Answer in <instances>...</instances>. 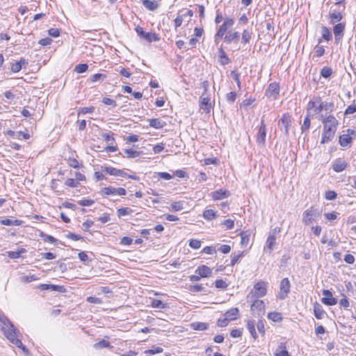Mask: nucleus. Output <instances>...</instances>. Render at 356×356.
<instances>
[{
  "mask_svg": "<svg viewBox=\"0 0 356 356\" xmlns=\"http://www.w3.org/2000/svg\"><path fill=\"white\" fill-rule=\"evenodd\" d=\"M335 110L334 103L332 102H323L322 98L317 95L313 96L307 104V111L314 115L321 116L323 111L327 113H332Z\"/></svg>",
  "mask_w": 356,
  "mask_h": 356,
  "instance_id": "1",
  "label": "nucleus"
},
{
  "mask_svg": "<svg viewBox=\"0 0 356 356\" xmlns=\"http://www.w3.org/2000/svg\"><path fill=\"white\" fill-rule=\"evenodd\" d=\"M323 124V130L336 132L339 122L333 115H321L320 119Z\"/></svg>",
  "mask_w": 356,
  "mask_h": 356,
  "instance_id": "2",
  "label": "nucleus"
},
{
  "mask_svg": "<svg viewBox=\"0 0 356 356\" xmlns=\"http://www.w3.org/2000/svg\"><path fill=\"white\" fill-rule=\"evenodd\" d=\"M267 293V284L265 282H257L254 285L253 289L248 296V299L252 300L264 297Z\"/></svg>",
  "mask_w": 356,
  "mask_h": 356,
  "instance_id": "3",
  "label": "nucleus"
},
{
  "mask_svg": "<svg viewBox=\"0 0 356 356\" xmlns=\"http://www.w3.org/2000/svg\"><path fill=\"white\" fill-rule=\"evenodd\" d=\"M135 31L138 35L148 42H157L160 40V37L158 34L152 32H145L143 29L139 26L135 28Z\"/></svg>",
  "mask_w": 356,
  "mask_h": 356,
  "instance_id": "4",
  "label": "nucleus"
},
{
  "mask_svg": "<svg viewBox=\"0 0 356 356\" xmlns=\"http://www.w3.org/2000/svg\"><path fill=\"white\" fill-rule=\"evenodd\" d=\"M320 212L313 207L307 209L303 213L302 221L305 225H308L320 217Z\"/></svg>",
  "mask_w": 356,
  "mask_h": 356,
  "instance_id": "5",
  "label": "nucleus"
},
{
  "mask_svg": "<svg viewBox=\"0 0 356 356\" xmlns=\"http://www.w3.org/2000/svg\"><path fill=\"white\" fill-rule=\"evenodd\" d=\"M291 284L290 281L287 277L282 279L280 282V292L278 293L277 298L280 300H284L288 296L289 293L290 292Z\"/></svg>",
  "mask_w": 356,
  "mask_h": 356,
  "instance_id": "6",
  "label": "nucleus"
},
{
  "mask_svg": "<svg viewBox=\"0 0 356 356\" xmlns=\"http://www.w3.org/2000/svg\"><path fill=\"white\" fill-rule=\"evenodd\" d=\"M291 125V116L289 113H284L278 121L280 129L284 130L285 135H288Z\"/></svg>",
  "mask_w": 356,
  "mask_h": 356,
  "instance_id": "7",
  "label": "nucleus"
},
{
  "mask_svg": "<svg viewBox=\"0 0 356 356\" xmlns=\"http://www.w3.org/2000/svg\"><path fill=\"white\" fill-rule=\"evenodd\" d=\"M0 321L3 325L2 330H3L4 334L7 339H8L7 334L13 333L14 334H16V330H15L14 325L12 324V323L9 321V319L7 317L4 316L3 315H1V313H0Z\"/></svg>",
  "mask_w": 356,
  "mask_h": 356,
  "instance_id": "8",
  "label": "nucleus"
},
{
  "mask_svg": "<svg viewBox=\"0 0 356 356\" xmlns=\"http://www.w3.org/2000/svg\"><path fill=\"white\" fill-rule=\"evenodd\" d=\"M347 134H344L339 137V144L342 147L348 146L353 140L352 135H356V131L350 129L346 130Z\"/></svg>",
  "mask_w": 356,
  "mask_h": 356,
  "instance_id": "9",
  "label": "nucleus"
},
{
  "mask_svg": "<svg viewBox=\"0 0 356 356\" xmlns=\"http://www.w3.org/2000/svg\"><path fill=\"white\" fill-rule=\"evenodd\" d=\"M266 127L264 121L261 120L259 131L257 135V143L259 145L264 147L266 144Z\"/></svg>",
  "mask_w": 356,
  "mask_h": 356,
  "instance_id": "10",
  "label": "nucleus"
},
{
  "mask_svg": "<svg viewBox=\"0 0 356 356\" xmlns=\"http://www.w3.org/2000/svg\"><path fill=\"white\" fill-rule=\"evenodd\" d=\"M252 302L251 305V311L254 313H257L258 316L264 314L265 305L263 300H259L258 298H254L250 300Z\"/></svg>",
  "mask_w": 356,
  "mask_h": 356,
  "instance_id": "11",
  "label": "nucleus"
},
{
  "mask_svg": "<svg viewBox=\"0 0 356 356\" xmlns=\"http://www.w3.org/2000/svg\"><path fill=\"white\" fill-rule=\"evenodd\" d=\"M322 293L324 297L322 298L321 302L323 304L329 306H333L337 305V298L333 297L332 293L330 291L327 289H323Z\"/></svg>",
  "mask_w": 356,
  "mask_h": 356,
  "instance_id": "12",
  "label": "nucleus"
},
{
  "mask_svg": "<svg viewBox=\"0 0 356 356\" xmlns=\"http://www.w3.org/2000/svg\"><path fill=\"white\" fill-rule=\"evenodd\" d=\"M280 84L277 82H273L269 84L268 88L266 90V95L273 99H276L280 93Z\"/></svg>",
  "mask_w": 356,
  "mask_h": 356,
  "instance_id": "13",
  "label": "nucleus"
},
{
  "mask_svg": "<svg viewBox=\"0 0 356 356\" xmlns=\"http://www.w3.org/2000/svg\"><path fill=\"white\" fill-rule=\"evenodd\" d=\"M8 339L17 347L22 348L23 352L26 354H29V350L23 345L21 340L17 339V334H14L13 333L7 334Z\"/></svg>",
  "mask_w": 356,
  "mask_h": 356,
  "instance_id": "14",
  "label": "nucleus"
},
{
  "mask_svg": "<svg viewBox=\"0 0 356 356\" xmlns=\"http://www.w3.org/2000/svg\"><path fill=\"white\" fill-rule=\"evenodd\" d=\"M102 170L107 174L113 176L126 177L127 173L123 170H119L111 166H102Z\"/></svg>",
  "mask_w": 356,
  "mask_h": 356,
  "instance_id": "15",
  "label": "nucleus"
},
{
  "mask_svg": "<svg viewBox=\"0 0 356 356\" xmlns=\"http://www.w3.org/2000/svg\"><path fill=\"white\" fill-rule=\"evenodd\" d=\"M347 165L348 163L344 159L341 158H338L333 161L332 169L334 170V171L337 172H340L344 170L346 168Z\"/></svg>",
  "mask_w": 356,
  "mask_h": 356,
  "instance_id": "16",
  "label": "nucleus"
},
{
  "mask_svg": "<svg viewBox=\"0 0 356 356\" xmlns=\"http://www.w3.org/2000/svg\"><path fill=\"white\" fill-rule=\"evenodd\" d=\"M195 273L202 277H209L212 274V270L206 265H201L196 268Z\"/></svg>",
  "mask_w": 356,
  "mask_h": 356,
  "instance_id": "17",
  "label": "nucleus"
},
{
  "mask_svg": "<svg viewBox=\"0 0 356 356\" xmlns=\"http://www.w3.org/2000/svg\"><path fill=\"white\" fill-rule=\"evenodd\" d=\"M229 191L226 190L219 189L217 191H215L213 192H211L210 194V196L214 200H222L224 198H226L229 196Z\"/></svg>",
  "mask_w": 356,
  "mask_h": 356,
  "instance_id": "18",
  "label": "nucleus"
},
{
  "mask_svg": "<svg viewBox=\"0 0 356 356\" xmlns=\"http://www.w3.org/2000/svg\"><path fill=\"white\" fill-rule=\"evenodd\" d=\"M200 108L207 113H210L211 108L209 98L208 97H204V94L200 97Z\"/></svg>",
  "mask_w": 356,
  "mask_h": 356,
  "instance_id": "19",
  "label": "nucleus"
},
{
  "mask_svg": "<svg viewBox=\"0 0 356 356\" xmlns=\"http://www.w3.org/2000/svg\"><path fill=\"white\" fill-rule=\"evenodd\" d=\"M275 245H276V236H274L273 235H268V236L266 239L264 251L268 252V253L270 254L271 252L273 251V250L274 249Z\"/></svg>",
  "mask_w": 356,
  "mask_h": 356,
  "instance_id": "20",
  "label": "nucleus"
},
{
  "mask_svg": "<svg viewBox=\"0 0 356 356\" xmlns=\"http://www.w3.org/2000/svg\"><path fill=\"white\" fill-rule=\"evenodd\" d=\"M335 134H336V132H332L330 131H325V130L323 129L321 143L325 144V143H328L329 142L332 141V139L334 138Z\"/></svg>",
  "mask_w": 356,
  "mask_h": 356,
  "instance_id": "21",
  "label": "nucleus"
},
{
  "mask_svg": "<svg viewBox=\"0 0 356 356\" xmlns=\"http://www.w3.org/2000/svg\"><path fill=\"white\" fill-rule=\"evenodd\" d=\"M314 316L317 319H323L325 315V312L322 306L317 302L314 304Z\"/></svg>",
  "mask_w": 356,
  "mask_h": 356,
  "instance_id": "22",
  "label": "nucleus"
},
{
  "mask_svg": "<svg viewBox=\"0 0 356 356\" xmlns=\"http://www.w3.org/2000/svg\"><path fill=\"white\" fill-rule=\"evenodd\" d=\"M239 39V33L238 31H229L225 36L224 40L225 42L229 44L232 42H237Z\"/></svg>",
  "mask_w": 356,
  "mask_h": 356,
  "instance_id": "23",
  "label": "nucleus"
},
{
  "mask_svg": "<svg viewBox=\"0 0 356 356\" xmlns=\"http://www.w3.org/2000/svg\"><path fill=\"white\" fill-rule=\"evenodd\" d=\"M311 124V115L310 113L307 112L305 119L303 120V123L301 125L300 129L302 133L307 134L309 132V129Z\"/></svg>",
  "mask_w": 356,
  "mask_h": 356,
  "instance_id": "24",
  "label": "nucleus"
},
{
  "mask_svg": "<svg viewBox=\"0 0 356 356\" xmlns=\"http://www.w3.org/2000/svg\"><path fill=\"white\" fill-rule=\"evenodd\" d=\"M143 5L145 8L151 11H154L159 7V4L156 1L144 0L143 1Z\"/></svg>",
  "mask_w": 356,
  "mask_h": 356,
  "instance_id": "25",
  "label": "nucleus"
},
{
  "mask_svg": "<svg viewBox=\"0 0 356 356\" xmlns=\"http://www.w3.org/2000/svg\"><path fill=\"white\" fill-rule=\"evenodd\" d=\"M219 62L222 65L229 64L231 60L222 47L218 49Z\"/></svg>",
  "mask_w": 356,
  "mask_h": 356,
  "instance_id": "26",
  "label": "nucleus"
},
{
  "mask_svg": "<svg viewBox=\"0 0 356 356\" xmlns=\"http://www.w3.org/2000/svg\"><path fill=\"white\" fill-rule=\"evenodd\" d=\"M239 314V310L237 307H232L227 310L224 316L229 318V321L235 320Z\"/></svg>",
  "mask_w": 356,
  "mask_h": 356,
  "instance_id": "27",
  "label": "nucleus"
},
{
  "mask_svg": "<svg viewBox=\"0 0 356 356\" xmlns=\"http://www.w3.org/2000/svg\"><path fill=\"white\" fill-rule=\"evenodd\" d=\"M166 123L161 119L153 118L149 120V126L155 129H161L165 127Z\"/></svg>",
  "mask_w": 356,
  "mask_h": 356,
  "instance_id": "28",
  "label": "nucleus"
},
{
  "mask_svg": "<svg viewBox=\"0 0 356 356\" xmlns=\"http://www.w3.org/2000/svg\"><path fill=\"white\" fill-rule=\"evenodd\" d=\"M247 328L250 332L252 337L257 339L258 336L255 330V321L254 320H249L247 323Z\"/></svg>",
  "mask_w": 356,
  "mask_h": 356,
  "instance_id": "29",
  "label": "nucleus"
},
{
  "mask_svg": "<svg viewBox=\"0 0 356 356\" xmlns=\"http://www.w3.org/2000/svg\"><path fill=\"white\" fill-rule=\"evenodd\" d=\"M342 19V15L339 11H334L330 14V23L334 24Z\"/></svg>",
  "mask_w": 356,
  "mask_h": 356,
  "instance_id": "30",
  "label": "nucleus"
},
{
  "mask_svg": "<svg viewBox=\"0 0 356 356\" xmlns=\"http://www.w3.org/2000/svg\"><path fill=\"white\" fill-rule=\"evenodd\" d=\"M227 30L228 28L225 24H222V25H220L217 33L214 36L215 41L217 42L219 39L222 38V37L225 35Z\"/></svg>",
  "mask_w": 356,
  "mask_h": 356,
  "instance_id": "31",
  "label": "nucleus"
},
{
  "mask_svg": "<svg viewBox=\"0 0 356 356\" xmlns=\"http://www.w3.org/2000/svg\"><path fill=\"white\" fill-rule=\"evenodd\" d=\"M106 75L104 74L97 73V74L91 75L90 76V78L88 79V81L91 82V83L96 82V81L102 82L106 79Z\"/></svg>",
  "mask_w": 356,
  "mask_h": 356,
  "instance_id": "32",
  "label": "nucleus"
},
{
  "mask_svg": "<svg viewBox=\"0 0 356 356\" xmlns=\"http://www.w3.org/2000/svg\"><path fill=\"white\" fill-rule=\"evenodd\" d=\"M252 32L250 30L245 29L242 33L241 42L243 44H247L250 42L252 38Z\"/></svg>",
  "mask_w": 356,
  "mask_h": 356,
  "instance_id": "33",
  "label": "nucleus"
},
{
  "mask_svg": "<svg viewBox=\"0 0 356 356\" xmlns=\"http://www.w3.org/2000/svg\"><path fill=\"white\" fill-rule=\"evenodd\" d=\"M345 30V24L339 23L336 24L333 28V32L334 35H343Z\"/></svg>",
  "mask_w": 356,
  "mask_h": 356,
  "instance_id": "34",
  "label": "nucleus"
},
{
  "mask_svg": "<svg viewBox=\"0 0 356 356\" xmlns=\"http://www.w3.org/2000/svg\"><path fill=\"white\" fill-rule=\"evenodd\" d=\"M133 213V210L129 207H122L118 209L117 211V215L119 218L130 215Z\"/></svg>",
  "mask_w": 356,
  "mask_h": 356,
  "instance_id": "35",
  "label": "nucleus"
},
{
  "mask_svg": "<svg viewBox=\"0 0 356 356\" xmlns=\"http://www.w3.org/2000/svg\"><path fill=\"white\" fill-rule=\"evenodd\" d=\"M268 318L274 322H279L282 320V314L277 312H272L268 313Z\"/></svg>",
  "mask_w": 356,
  "mask_h": 356,
  "instance_id": "36",
  "label": "nucleus"
},
{
  "mask_svg": "<svg viewBox=\"0 0 356 356\" xmlns=\"http://www.w3.org/2000/svg\"><path fill=\"white\" fill-rule=\"evenodd\" d=\"M191 327L195 330H205L208 328V324L202 322H195L191 324Z\"/></svg>",
  "mask_w": 356,
  "mask_h": 356,
  "instance_id": "37",
  "label": "nucleus"
},
{
  "mask_svg": "<svg viewBox=\"0 0 356 356\" xmlns=\"http://www.w3.org/2000/svg\"><path fill=\"white\" fill-rule=\"evenodd\" d=\"M116 188L113 186L104 187L101 190V194L103 195H116Z\"/></svg>",
  "mask_w": 356,
  "mask_h": 356,
  "instance_id": "38",
  "label": "nucleus"
},
{
  "mask_svg": "<svg viewBox=\"0 0 356 356\" xmlns=\"http://www.w3.org/2000/svg\"><path fill=\"white\" fill-rule=\"evenodd\" d=\"M124 153L126 154L127 158L131 159L139 156L141 152L130 149H124Z\"/></svg>",
  "mask_w": 356,
  "mask_h": 356,
  "instance_id": "39",
  "label": "nucleus"
},
{
  "mask_svg": "<svg viewBox=\"0 0 356 356\" xmlns=\"http://www.w3.org/2000/svg\"><path fill=\"white\" fill-rule=\"evenodd\" d=\"M21 221L15 219V220H11V219H2L1 220V224L3 225H7V226H11V225H19Z\"/></svg>",
  "mask_w": 356,
  "mask_h": 356,
  "instance_id": "40",
  "label": "nucleus"
},
{
  "mask_svg": "<svg viewBox=\"0 0 356 356\" xmlns=\"http://www.w3.org/2000/svg\"><path fill=\"white\" fill-rule=\"evenodd\" d=\"M243 257V252H241L239 253H232L231 254V257H232V259H231V263H230V265L232 266H234L236 264H237L240 259Z\"/></svg>",
  "mask_w": 356,
  "mask_h": 356,
  "instance_id": "41",
  "label": "nucleus"
},
{
  "mask_svg": "<svg viewBox=\"0 0 356 356\" xmlns=\"http://www.w3.org/2000/svg\"><path fill=\"white\" fill-rule=\"evenodd\" d=\"M166 304L163 303L161 300L157 299H153L151 301V306L154 308L158 309H165L166 307Z\"/></svg>",
  "mask_w": 356,
  "mask_h": 356,
  "instance_id": "42",
  "label": "nucleus"
},
{
  "mask_svg": "<svg viewBox=\"0 0 356 356\" xmlns=\"http://www.w3.org/2000/svg\"><path fill=\"white\" fill-rule=\"evenodd\" d=\"M163 352V348L161 347H154L152 349H148L145 350L144 353L146 356H152L154 354L160 353Z\"/></svg>",
  "mask_w": 356,
  "mask_h": 356,
  "instance_id": "43",
  "label": "nucleus"
},
{
  "mask_svg": "<svg viewBox=\"0 0 356 356\" xmlns=\"http://www.w3.org/2000/svg\"><path fill=\"white\" fill-rule=\"evenodd\" d=\"M203 217L206 220H212L216 217V212L213 209H207L203 213Z\"/></svg>",
  "mask_w": 356,
  "mask_h": 356,
  "instance_id": "44",
  "label": "nucleus"
},
{
  "mask_svg": "<svg viewBox=\"0 0 356 356\" xmlns=\"http://www.w3.org/2000/svg\"><path fill=\"white\" fill-rule=\"evenodd\" d=\"M322 36L327 41H329L331 40L332 33L328 28H327L325 26L322 27Z\"/></svg>",
  "mask_w": 356,
  "mask_h": 356,
  "instance_id": "45",
  "label": "nucleus"
},
{
  "mask_svg": "<svg viewBox=\"0 0 356 356\" xmlns=\"http://www.w3.org/2000/svg\"><path fill=\"white\" fill-rule=\"evenodd\" d=\"M20 280H21L22 282L29 283L32 281L37 280L38 277L35 275H24V276L21 277Z\"/></svg>",
  "mask_w": 356,
  "mask_h": 356,
  "instance_id": "46",
  "label": "nucleus"
},
{
  "mask_svg": "<svg viewBox=\"0 0 356 356\" xmlns=\"http://www.w3.org/2000/svg\"><path fill=\"white\" fill-rule=\"evenodd\" d=\"M282 343L279 347V348H277L275 350V352L274 353L275 356H290L289 352L285 349V347H284L283 350H281Z\"/></svg>",
  "mask_w": 356,
  "mask_h": 356,
  "instance_id": "47",
  "label": "nucleus"
},
{
  "mask_svg": "<svg viewBox=\"0 0 356 356\" xmlns=\"http://www.w3.org/2000/svg\"><path fill=\"white\" fill-rule=\"evenodd\" d=\"M170 209L172 211H179L183 209V203L181 202H174L170 204Z\"/></svg>",
  "mask_w": 356,
  "mask_h": 356,
  "instance_id": "48",
  "label": "nucleus"
},
{
  "mask_svg": "<svg viewBox=\"0 0 356 356\" xmlns=\"http://www.w3.org/2000/svg\"><path fill=\"white\" fill-rule=\"evenodd\" d=\"M332 70L329 67H323L321 71V75L324 78H328L331 76Z\"/></svg>",
  "mask_w": 356,
  "mask_h": 356,
  "instance_id": "49",
  "label": "nucleus"
},
{
  "mask_svg": "<svg viewBox=\"0 0 356 356\" xmlns=\"http://www.w3.org/2000/svg\"><path fill=\"white\" fill-rule=\"evenodd\" d=\"M77 203L80 206L90 207V206L92 205L95 203V201L93 200H91V199H83V200H79L77 202Z\"/></svg>",
  "mask_w": 356,
  "mask_h": 356,
  "instance_id": "50",
  "label": "nucleus"
},
{
  "mask_svg": "<svg viewBox=\"0 0 356 356\" xmlns=\"http://www.w3.org/2000/svg\"><path fill=\"white\" fill-rule=\"evenodd\" d=\"M95 111V108L93 106L90 107H83L81 108L78 112V115L80 114L85 115L86 113H92Z\"/></svg>",
  "mask_w": 356,
  "mask_h": 356,
  "instance_id": "51",
  "label": "nucleus"
},
{
  "mask_svg": "<svg viewBox=\"0 0 356 356\" xmlns=\"http://www.w3.org/2000/svg\"><path fill=\"white\" fill-rule=\"evenodd\" d=\"M88 68V65L86 63H81V64H79L77 65L76 67H75V71L77 72V73H83V72H85Z\"/></svg>",
  "mask_w": 356,
  "mask_h": 356,
  "instance_id": "52",
  "label": "nucleus"
},
{
  "mask_svg": "<svg viewBox=\"0 0 356 356\" xmlns=\"http://www.w3.org/2000/svg\"><path fill=\"white\" fill-rule=\"evenodd\" d=\"M201 241L197 239H191L189 241V246L195 250L199 249L201 247Z\"/></svg>",
  "mask_w": 356,
  "mask_h": 356,
  "instance_id": "53",
  "label": "nucleus"
},
{
  "mask_svg": "<svg viewBox=\"0 0 356 356\" xmlns=\"http://www.w3.org/2000/svg\"><path fill=\"white\" fill-rule=\"evenodd\" d=\"M25 251L24 249L22 248V250L19 252L15 251H9L7 252L8 256L11 259H17L20 257V254Z\"/></svg>",
  "mask_w": 356,
  "mask_h": 356,
  "instance_id": "54",
  "label": "nucleus"
},
{
  "mask_svg": "<svg viewBox=\"0 0 356 356\" xmlns=\"http://www.w3.org/2000/svg\"><path fill=\"white\" fill-rule=\"evenodd\" d=\"M65 184L69 187L76 188L79 185V182L72 178L67 179L65 181Z\"/></svg>",
  "mask_w": 356,
  "mask_h": 356,
  "instance_id": "55",
  "label": "nucleus"
},
{
  "mask_svg": "<svg viewBox=\"0 0 356 356\" xmlns=\"http://www.w3.org/2000/svg\"><path fill=\"white\" fill-rule=\"evenodd\" d=\"M94 346H95V348H107V347L110 346V343H109L108 341H106L104 339H102L100 341H99L98 343H96L94 345Z\"/></svg>",
  "mask_w": 356,
  "mask_h": 356,
  "instance_id": "56",
  "label": "nucleus"
},
{
  "mask_svg": "<svg viewBox=\"0 0 356 356\" xmlns=\"http://www.w3.org/2000/svg\"><path fill=\"white\" fill-rule=\"evenodd\" d=\"M229 321V318L224 316L218 319L217 325L218 327H225L228 325Z\"/></svg>",
  "mask_w": 356,
  "mask_h": 356,
  "instance_id": "57",
  "label": "nucleus"
},
{
  "mask_svg": "<svg viewBox=\"0 0 356 356\" xmlns=\"http://www.w3.org/2000/svg\"><path fill=\"white\" fill-rule=\"evenodd\" d=\"M337 196V194L334 191H326L325 195V199L328 200H334L336 199Z\"/></svg>",
  "mask_w": 356,
  "mask_h": 356,
  "instance_id": "58",
  "label": "nucleus"
},
{
  "mask_svg": "<svg viewBox=\"0 0 356 356\" xmlns=\"http://www.w3.org/2000/svg\"><path fill=\"white\" fill-rule=\"evenodd\" d=\"M222 225H223L227 229H231L234 227V220L233 219H227L225 220Z\"/></svg>",
  "mask_w": 356,
  "mask_h": 356,
  "instance_id": "59",
  "label": "nucleus"
},
{
  "mask_svg": "<svg viewBox=\"0 0 356 356\" xmlns=\"http://www.w3.org/2000/svg\"><path fill=\"white\" fill-rule=\"evenodd\" d=\"M231 76L233 78V79L236 82L237 86L238 89H241V81H240V75L238 73L236 72L235 71L231 72Z\"/></svg>",
  "mask_w": 356,
  "mask_h": 356,
  "instance_id": "60",
  "label": "nucleus"
},
{
  "mask_svg": "<svg viewBox=\"0 0 356 356\" xmlns=\"http://www.w3.org/2000/svg\"><path fill=\"white\" fill-rule=\"evenodd\" d=\"M86 300H87V302L92 303V304L99 305V304L102 303V300L100 298L95 297V296H89L87 298Z\"/></svg>",
  "mask_w": 356,
  "mask_h": 356,
  "instance_id": "61",
  "label": "nucleus"
},
{
  "mask_svg": "<svg viewBox=\"0 0 356 356\" xmlns=\"http://www.w3.org/2000/svg\"><path fill=\"white\" fill-rule=\"evenodd\" d=\"M215 285H216V287L218 289H224L227 287V283L221 279L217 280L215 282Z\"/></svg>",
  "mask_w": 356,
  "mask_h": 356,
  "instance_id": "62",
  "label": "nucleus"
},
{
  "mask_svg": "<svg viewBox=\"0 0 356 356\" xmlns=\"http://www.w3.org/2000/svg\"><path fill=\"white\" fill-rule=\"evenodd\" d=\"M355 112H356V104L353 103L347 107V108L345 111L344 114L350 115V114L354 113Z\"/></svg>",
  "mask_w": 356,
  "mask_h": 356,
  "instance_id": "63",
  "label": "nucleus"
},
{
  "mask_svg": "<svg viewBox=\"0 0 356 356\" xmlns=\"http://www.w3.org/2000/svg\"><path fill=\"white\" fill-rule=\"evenodd\" d=\"M236 98V93L235 92H230L226 95V99L229 103H233Z\"/></svg>",
  "mask_w": 356,
  "mask_h": 356,
  "instance_id": "64",
  "label": "nucleus"
}]
</instances>
